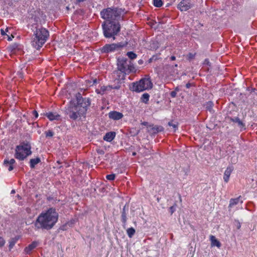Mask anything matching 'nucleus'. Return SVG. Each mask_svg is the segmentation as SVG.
Instances as JSON below:
<instances>
[{
	"label": "nucleus",
	"instance_id": "nucleus-1",
	"mask_svg": "<svg viewBox=\"0 0 257 257\" xmlns=\"http://www.w3.org/2000/svg\"><path fill=\"white\" fill-rule=\"evenodd\" d=\"M58 213L54 208L42 212L34 222L35 229L50 230L55 225L58 219Z\"/></svg>",
	"mask_w": 257,
	"mask_h": 257
},
{
	"label": "nucleus",
	"instance_id": "nucleus-2",
	"mask_svg": "<svg viewBox=\"0 0 257 257\" xmlns=\"http://www.w3.org/2000/svg\"><path fill=\"white\" fill-rule=\"evenodd\" d=\"M76 97L77 104L73 107H70L67 112L70 118L73 120L84 116L87 110V107L90 105V99L83 98L80 93H77Z\"/></svg>",
	"mask_w": 257,
	"mask_h": 257
},
{
	"label": "nucleus",
	"instance_id": "nucleus-3",
	"mask_svg": "<svg viewBox=\"0 0 257 257\" xmlns=\"http://www.w3.org/2000/svg\"><path fill=\"white\" fill-rule=\"evenodd\" d=\"M31 29L33 32L32 45L39 50L47 41L49 37V32L46 29L37 24H33Z\"/></svg>",
	"mask_w": 257,
	"mask_h": 257
},
{
	"label": "nucleus",
	"instance_id": "nucleus-4",
	"mask_svg": "<svg viewBox=\"0 0 257 257\" xmlns=\"http://www.w3.org/2000/svg\"><path fill=\"white\" fill-rule=\"evenodd\" d=\"M125 13L124 9L111 7L102 10L100 16L103 19L109 22H118L119 20L123 19Z\"/></svg>",
	"mask_w": 257,
	"mask_h": 257
},
{
	"label": "nucleus",
	"instance_id": "nucleus-5",
	"mask_svg": "<svg viewBox=\"0 0 257 257\" xmlns=\"http://www.w3.org/2000/svg\"><path fill=\"white\" fill-rule=\"evenodd\" d=\"M103 34L105 37L110 38L112 37L114 40L115 36L116 35L120 30V25L119 22H108V24L104 22L102 24Z\"/></svg>",
	"mask_w": 257,
	"mask_h": 257
},
{
	"label": "nucleus",
	"instance_id": "nucleus-6",
	"mask_svg": "<svg viewBox=\"0 0 257 257\" xmlns=\"http://www.w3.org/2000/svg\"><path fill=\"white\" fill-rule=\"evenodd\" d=\"M32 154L31 146L28 142H23L16 146L15 157L19 160H24Z\"/></svg>",
	"mask_w": 257,
	"mask_h": 257
},
{
	"label": "nucleus",
	"instance_id": "nucleus-7",
	"mask_svg": "<svg viewBox=\"0 0 257 257\" xmlns=\"http://www.w3.org/2000/svg\"><path fill=\"white\" fill-rule=\"evenodd\" d=\"M117 65V70L124 74H128L136 70L131 61L126 58H118Z\"/></svg>",
	"mask_w": 257,
	"mask_h": 257
},
{
	"label": "nucleus",
	"instance_id": "nucleus-8",
	"mask_svg": "<svg viewBox=\"0 0 257 257\" xmlns=\"http://www.w3.org/2000/svg\"><path fill=\"white\" fill-rule=\"evenodd\" d=\"M153 83L150 78H144L132 84L131 89L133 91L141 92L152 88Z\"/></svg>",
	"mask_w": 257,
	"mask_h": 257
},
{
	"label": "nucleus",
	"instance_id": "nucleus-9",
	"mask_svg": "<svg viewBox=\"0 0 257 257\" xmlns=\"http://www.w3.org/2000/svg\"><path fill=\"white\" fill-rule=\"evenodd\" d=\"M127 43H118L110 44H106L101 49V51L103 53L114 52L120 50L121 48L126 46Z\"/></svg>",
	"mask_w": 257,
	"mask_h": 257
},
{
	"label": "nucleus",
	"instance_id": "nucleus-10",
	"mask_svg": "<svg viewBox=\"0 0 257 257\" xmlns=\"http://www.w3.org/2000/svg\"><path fill=\"white\" fill-rule=\"evenodd\" d=\"M193 5L190 0H182L178 5V9L181 11H186L191 8Z\"/></svg>",
	"mask_w": 257,
	"mask_h": 257
},
{
	"label": "nucleus",
	"instance_id": "nucleus-11",
	"mask_svg": "<svg viewBox=\"0 0 257 257\" xmlns=\"http://www.w3.org/2000/svg\"><path fill=\"white\" fill-rule=\"evenodd\" d=\"M164 130L162 126L149 125L148 126V132L151 134H156L163 131Z\"/></svg>",
	"mask_w": 257,
	"mask_h": 257
},
{
	"label": "nucleus",
	"instance_id": "nucleus-12",
	"mask_svg": "<svg viewBox=\"0 0 257 257\" xmlns=\"http://www.w3.org/2000/svg\"><path fill=\"white\" fill-rule=\"evenodd\" d=\"M123 116V115L122 113L116 111H111L108 113V117L114 120H119Z\"/></svg>",
	"mask_w": 257,
	"mask_h": 257
},
{
	"label": "nucleus",
	"instance_id": "nucleus-13",
	"mask_svg": "<svg viewBox=\"0 0 257 257\" xmlns=\"http://www.w3.org/2000/svg\"><path fill=\"white\" fill-rule=\"evenodd\" d=\"M111 90V86H100L99 88H97L96 89L95 91L97 94H100L101 95L104 94L105 93L108 91H110Z\"/></svg>",
	"mask_w": 257,
	"mask_h": 257
},
{
	"label": "nucleus",
	"instance_id": "nucleus-14",
	"mask_svg": "<svg viewBox=\"0 0 257 257\" xmlns=\"http://www.w3.org/2000/svg\"><path fill=\"white\" fill-rule=\"evenodd\" d=\"M233 170V168L232 166L228 167L225 170L223 175V180L225 182L227 183L228 182L229 177Z\"/></svg>",
	"mask_w": 257,
	"mask_h": 257
},
{
	"label": "nucleus",
	"instance_id": "nucleus-15",
	"mask_svg": "<svg viewBox=\"0 0 257 257\" xmlns=\"http://www.w3.org/2000/svg\"><path fill=\"white\" fill-rule=\"evenodd\" d=\"M230 120L237 124L238 126L241 129V130H244L245 129V124L238 117H230Z\"/></svg>",
	"mask_w": 257,
	"mask_h": 257
},
{
	"label": "nucleus",
	"instance_id": "nucleus-16",
	"mask_svg": "<svg viewBox=\"0 0 257 257\" xmlns=\"http://www.w3.org/2000/svg\"><path fill=\"white\" fill-rule=\"evenodd\" d=\"M115 133L114 132H110L107 133L103 137V140L105 141L110 142L115 137Z\"/></svg>",
	"mask_w": 257,
	"mask_h": 257
},
{
	"label": "nucleus",
	"instance_id": "nucleus-17",
	"mask_svg": "<svg viewBox=\"0 0 257 257\" xmlns=\"http://www.w3.org/2000/svg\"><path fill=\"white\" fill-rule=\"evenodd\" d=\"M47 117L51 121L54 120H59L60 118V115L58 113L55 112H49L46 114Z\"/></svg>",
	"mask_w": 257,
	"mask_h": 257
},
{
	"label": "nucleus",
	"instance_id": "nucleus-18",
	"mask_svg": "<svg viewBox=\"0 0 257 257\" xmlns=\"http://www.w3.org/2000/svg\"><path fill=\"white\" fill-rule=\"evenodd\" d=\"M15 162L16 161L14 159H11L10 160H9L8 159H5L4 161V165L5 167H8V165H10L8 170L11 171L13 170V165L15 163Z\"/></svg>",
	"mask_w": 257,
	"mask_h": 257
},
{
	"label": "nucleus",
	"instance_id": "nucleus-19",
	"mask_svg": "<svg viewBox=\"0 0 257 257\" xmlns=\"http://www.w3.org/2000/svg\"><path fill=\"white\" fill-rule=\"evenodd\" d=\"M38 245V242L37 241H33L29 244L27 247L25 248V252L27 254H30L32 250L34 249Z\"/></svg>",
	"mask_w": 257,
	"mask_h": 257
},
{
	"label": "nucleus",
	"instance_id": "nucleus-20",
	"mask_svg": "<svg viewBox=\"0 0 257 257\" xmlns=\"http://www.w3.org/2000/svg\"><path fill=\"white\" fill-rule=\"evenodd\" d=\"M210 239L211 241L212 246H216L218 247H220L221 246V244L220 242L216 238V237L213 235H211L210 236Z\"/></svg>",
	"mask_w": 257,
	"mask_h": 257
},
{
	"label": "nucleus",
	"instance_id": "nucleus-21",
	"mask_svg": "<svg viewBox=\"0 0 257 257\" xmlns=\"http://www.w3.org/2000/svg\"><path fill=\"white\" fill-rule=\"evenodd\" d=\"M41 161V160L40 158L37 157L35 159H32L30 161V167L31 168H35V166L38 164L39 163H40Z\"/></svg>",
	"mask_w": 257,
	"mask_h": 257
},
{
	"label": "nucleus",
	"instance_id": "nucleus-22",
	"mask_svg": "<svg viewBox=\"0 0 257 257\" xmlns=\"http://www.w3.org/2000/svg\"><path fill=\"white\" fill-rule=\"evenodd\" d=\"M213 103L212 101H208L204 104L205 109L210 113H212L213 112Z\"/></svg>",
	"mask_w": 257,
	"mask_h": 257
},
{
	"label": "nucleus",
	"instance_id": "nucleus-23",
	"mask_svg": "<svg viewBox=\"0 0 257 257\" xmlns=\"http://www.w3.org/2000/svg\"><path fill=\"white\" fill-rule=\"evenodd\" d=\"M126 212L125 211V206H124L122 208V211L121 212V221L123 224H125L127 220L126 217Z\"/></svg>",
	"mask_w": 257,
	"mask_h": 257
},
{
	"label": "nucleus",
	"instance_id": "nucleus-24",
	"mask_svg": "<svg viewBox=\"0 0 257 257\" xmlns=\"http://www.w3.org/2000/svg\"><path fill=\"white\" fill-rule=\"evenodd\" d=\"M136 232L135 229L133 227L128 228L126 230V233L130 238H132Z\"/></svg>",
	"mask_w": 257,
	"mask_h": 257
},
{
	"label": "nucleus",
	"instance_id": "nucleus-25",
	"mask_svg": "<svg viewBox=\"0 0 257 257\" xmlns=\"http://www.w3.org/2000/svg\"><path fill=\"white\" fill-rule=\"evenodd\" d=\"M239 201V198L234 199H231L229 201V207H232L233 206L237 204Z\"/></svg>",
	"mask_w": 257,
	"mask_h": 257
},
{
	"label": "nucleus",
	"instance_id": "nucleus-26",
	"mask_svg": "<svg viewBox=\"0 0 257 257\" xmlns=\"http://www.w3.org/2000/svg\"><path fill=\"white\" fill-rule=\"evenodd\" d=\"M149 97L150 95L148 93H144L142 96V101L145 103H147L149 100Z\"/></svg>",
	"mask_w": 257,
	"mask_h": 257
},
{
	"label": "nucleus",
	"instance_id": "nucleus-27",
	"mask_svg": "<svg viewBox=\"0 0 257 257\" xmlns=\"http://www.w3.org/2000/svg\"><path fill=\"white\" fill-rule=\"evenodd\" d=\"M126 55L128 56V57L131 59L133 60L137 58V55L136 53H134L133 52H128L126 53Z\"/></svg>",
	"mask_w": 257,
	"mask_h": 257
},
{
	"label": "nucleus",
	"instance_id": "nucleus-28",
	"mask_svg": "<svg viewBox=\"0 0 257 257\" xmlns=\"http://www.w3.org/2000/svg\"><path fill=\"white\" fill-rule=\"evenodd\" d=\"M153 4L155 7L160 8L163 5V2L162 0H153Z\"/></svg>",
	"mask_w": 257,
	"mask_h": 257
},
{
	"label": "nucleus",
	"instance_id": "nucleus-29",
	"mask_svg": "<svg viewBox=\"0 0 257 257\" xmlns=\"http://www.w3.org/2000/svg\"><path fill=\"white\" fill-rule=\"evenodd\" d=\"M17 239L12 238L9 242V248L10 249H12L16 243Z\"/></svg>",
	"mask_w": 257,
	"mask_h": 257
},
{
	"label": "nucleus",
	"instance_id": "nucleus-30",
	"mask_svg": "<svg viewBox=\"0 0 257 257\" xmlns=\"http://www.w3.org/2000/svg\"><path fill=\"white\" fill-rule=\"evenodd\" d=\"M176 204H175L174 205H173L172 206H171L169 208V211L171 215L176 211Z\"/></svg>",
	"mask_w": 257,
	"mask_h": 257
},
{
	"label": "nucleus",
	"instance_id": "nucleus-31",
	"mask_svg": "<svg viewBox=\"0 0 257 257\" xmlns=\"http://www.w3.org/2000/svg\"><path fill=\"white\" fill-rule=\"evenodd\" d=\"M54 135V133L51 130H49L48 132H46V137H52Z\"/></svg>",
	"mask_w": 257,
	"mask_h": 257
},
{
	"label": "nucleus",
	"instance_id": "nucleus-32",
	"mask_svg": "<svg viewBox=\"0 0 257 257\" xmlns=\"http://www.w3.org/2000/svg\"><path fill=\"white\" fill-rule=\"evenodd\" d=\"M106 178L108 180L112 181V180H114V179H115V175L114 174L107 175L106 176Z\"/></svg>",
	"mask_w": 257,
	"mask_h": 257
},
{
	"label": "nucleus",
	"instance_id": "nucleus-33",
	"mask_svg": "<svg viewBox=\"0 0 257 257\" xmlns=\"http://www.w3.org/2000/svg\"><path fill=\"white\" fill-rule=\"evenodd\" d=\"M168 125L170 126H172L174 131H176V130L178 128V125L177 124L173 123L172 121L169 122Z\"/></svg>",
	"mask_w": 257,
	"mask_h": 257
},
{
	"label": "nucleus",
	"instance_id": "nucleus-34",
	"mask_svg": "<svg viewBox=\"0 0 257 257\" xmlns=\"http://www.w3.org/2000/svg\"><path fill=\"white\" fill-rule=\"evenodd\" d=\"M5 240L3 237H0V247L3 246L5 245Z\"/></svg>",
	"mask_w": 257,
	"mask_h": 257
},
{
	"label": "nucleus",
	"instance_id": "nucleus-35",
	"mask_svg": "<svg viewBox=\"0 0 257 257\" xmlns=\"http://www.w3.org/2000/svg\"><path fill=\"white\" fill-rule=\"evenodd\" d=\"M88 83H89L90 86H92L93 85L97 83V79H93V81H92V84H91V82L90 81H89V80H88Z\"/></svg>",
	"mask_w": 257,
	"mask_h": 257
},
{
	"label": "nucleus",
	"instance_id": "nucleus-36",
	"mask_svg": "<svg viewBox=\"0 0 257 257\" xmlns=\"http://www.w3.org/2000/svg\"><path fill=\"white\" fill-rule=\"evenodd\" d=\"M177 93L175 91H172L170 93V95L172 97L174 98L176 96Z\"/></svg>",
	"mask_w": 257,
	"mask_h": 257
},
{
	"label": "nucleus",
	"instance_id": "nucleus-37",
	"mask_svg": "<svg viewBox=\"0 0 257 257\" xmlns=\"http://www.w3.org/2000/svg\"><path fill=\"white\" fill-rule=\"evenodd\" d=\"M33 114L35 116V117L36 118L38 117V113L36 110L33 111Z\"/></svg>",
	"mask_w": 257,
	"mask_h": 257
},
{
	"label": "nucleus",
	"instance_id": "nucleus-38",
	"mask_svg": "<svg viewBox=\"0 0 257 257\" xmlns=\"http://www.w3.org/2000/svg\"><path fill=\"white\" fill-rule=\"evenodd\" d=\"M119 88H120V86L119 85H117L115 86H111V89H118Z\"/></svg>",
	"mask_w": 257,
	"mask_h": 257
},
{
	"label": "nucleus",
	"instance_id": "nucleus-39",
	"mask_svg": "<svg viewBox=\"0 0 257 257\" xmlns=\"http://www.w3.org/2000/svg\"><path fill=\"white\" fill-rule=\"evenodd\" d=\"M1 35L3 36L6 35V32L2 29L1 30Z\"/></svg>",
	"mask_w": 257,
	"mask_h": 257
},
{
	"label": "nucleus",
	"instance_id": "nucleus-40",
	"mask_svg": "<svg viewBox=\"0 0 257 257\" xmlns=\"http://www.w3.org/2000/svg\"><path fill=\"white\" fill-rule=\"evenodd\" d=\"M141 124H142V125H145V126H147V127L149 126V125H148V122H146V121L142 122L141 123Z\"/></svg>",
	"mask_w": 257,
	"mask_h": 257
},
{
	"label": "nucleus",
	"instance_id": "nucleus-41",
	"mask_svg": "<svg viewBox=\"0 0 257 257\" xmlns=\"http://www.w3.org/2000/svg\"><path fill=\"white\" fill-rule=\"evenodd\" d=\"M14 38V36L12 35V37H10L9 35H8V40L9 41H11L12 40V38Z\"/></svg>",
	"mask_w": 257,
	"mask_h": 257
},
{
	"label": "nucleus",
	"instance_id": "nucleus-42",
	"mask_svg": "<svg viewBox=\"0 0 257 257\" xmlns=\"http://www.w3.org/2000/svg\"><path fill=\"white\" fill-rule=\"evenodd\" d=\"M192 84L190 83H188L186 84V87L187 88H189L191 86Z\"/></svg>",
	"mask_w": 257,
	"mask_h": 257
},
{
	"label": "nucleus",
	"instance_id": "nucleus-43",
	"mask_svg": "<svg viewBox=\"0 0 257 257\" xmlns=\"http://www.w3.org/2000/svg\"><path fill=\"white\" fill-rule=\"evenodd\" d=\"M170 59L172 61H174L176 59V57L174 56H172Z\"/></svg>",
	"mask_w": 257,
	"mask_h": 257
},
{
	"label": "nucleus",
	"instance_id": "nucleus-44",
	"mask_svg": "<svg viewBox=\"0 0 257 257\" xmlns=\"http://www.w3.org/2000/svg\"><path fill=\"white\" fill-rule=\"evenodd\" d=\"M205 62L206 64H208L209 63V61L208 59H205Z\"/></svg>",
	"mask_w": 257,
	"mask_h": 257
},
{
	"label": "nucleus",
	"instance_id": "nucleus-45",
	"mask_svg": "<svg viewBox=\"0 0 257 257\" xmlns=\"http://www.w3.org/2000/svg\"><path fill=\"white\" fill-rule=\"evenodd\" d=\"M15 193V190H12L11 191V194H14Z\"/></svg>",
	"mask_w": 257,
	"mask_h": 257
},
{
	"label": "nucleus",
	"instance_id": "nucleus-46",
	"mask_svg": "<svg viewBox=\"0 0 257 257\" xmlns=\"http://www.w3.org/2000/svg\"><path fill=\"white\" fill-rule=\"evenodd\" d=\"M99 153L103 154L104 153V152L103 151H100V152H99Z\"/></svg>",
	"mask_w": 257,
	"mask_h": 257
},
{
	"label": "nucleus",
	"instance_id": "nucleus-47",
	"mask_svg": "<svg viewBox=\"0 0 257 257\" xmlns=\"http://www.w3.org/2000/svg\"><path fill=\"white\" fill-rule=\"evenodd\" d=\"M8 31H9V28H6V29L5 32H8Z\"/></svg>",
	"mask_w": 257,
	"mask_h": 257
},
{
	"label": "nucleus",
	"instance_id": "nucleus-48",
	"mask_svg": "<svg viewBox=\"0 0 257 257\" xmlns=\"http://www.w3.org/2000/svg\"><path fill=\"white\" fill-rule=\"evenodd\" d=\"M139 63L140 64H141L142 63V60H140V61H139Z\"/></svg>",
	"mask_w": 257,
	"mask_h": 257
},
{
	"label": "nucleus",
	"instance_id": "nucleus-49",
	"mask_svg": "<svg viewBox=\"0 0 257 257\" xmlns=\"http://www.w3.org/2000/svg\"><path fill=\"white\" fill-rule=\"evenodd\" d=\"M136 155V153H135V152H134V153H133V156H135Z\"/></svg>",
	"mask_w": 257,
	"mask_h": 257
},
{
	"label": "nucleus",
	"instance_id": "nucleus-50",
	"mask_svg": "<svg viewBox=\"0 0 257 257\" xmlns=\"http://www.w3.org/2000/svg\"><path fill=\"white\" fill-rule=\"evenodd\" d=\"M179 198H180V201H181V200H181V197L180 196Z\"/></svg>",
	"mask_w": 257,
	"mask_h": 257
},
{
	"label": "nucleus",
	"instance_id": "nucleus-51",
	"mask_svg": "<svg viewBox=\"0 0 257 257\" xmlns=\"http://www.w3.org/2000/svg\"><path fill=\"white\" fill-rule=\"evenodd\" d=\"M9 167H10V165H8V166L7 167L8 168H9Z\"/></svg>",
	"mask_w": 257,
	"mask_h": 257
}]
</instances>
